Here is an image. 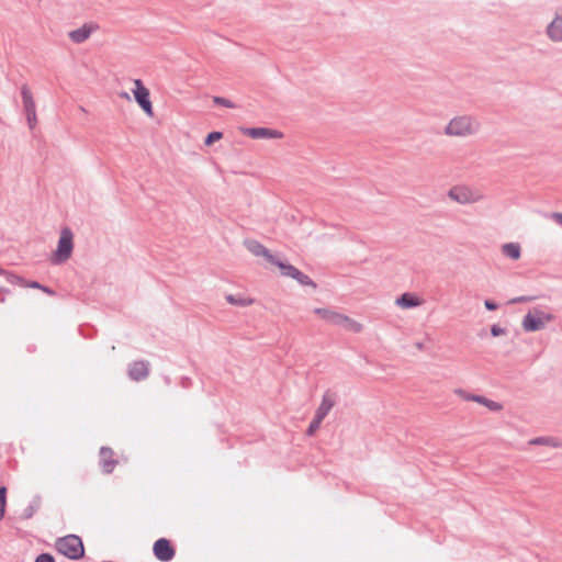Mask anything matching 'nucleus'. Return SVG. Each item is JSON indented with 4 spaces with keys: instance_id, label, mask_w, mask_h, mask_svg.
Instances as JSON below:
<instances>
[{
    "instance_id": "393cba45",
    "label": "nucleus",
    "mask_w": 562,
    "mask_h": 562,
    "mask_svg": "<svg viewBox=\"0 0 562 562\" xmlns=\"http://www.w3.org/2000/svg\"><path fill=\"white\" fill-rule=\"evenodd\" d=\"M324 419L322 418H318V416L314 415V418L312 419L307 430H306V435L307 436H313L317 430L318 428L321 427V424Z\"/></svg>"
},
{
    "instance_id": "c756f323",
    "label": "nucleus",
    "mask_w": 562,
    "mask_h": 562,
    "mask_svg": "<svg viewBox=\"0 0 562 562\" xmlns=\"http://www.w3.org/2000/svg\"><path fill=\"white\" fill-rule=\"evenodd\" d=\"M35 562H55V559L49 553H41L36 557Z\"/></svg>"
},
{
    "instance_id": "4468645a",
    "label": "nucleus",
    "mask_w": 562,
    "mask_h": 562,
    "mask_svg": "<svg viewBox=\"0 0 562 562\" xmlns=\"http://www.w3.org/2000/svg\"><path fill=\"white\" fill-rule=\"evenodd\" d=\"M336 400V393L331 392L330 390H327L323 395L322 402L318 408L316 409L315 415L318 416V418L325 419L330 409L335 406Z\"/></svg>"
},
{
    "instance_id": "1a4fd4ad",
    "label": "nucleus",
    "mask_w": 562,
    "mask_h": 562,
    "mask_svg": "<svg viewBox=\"0 0 562 562\" xmlns=\"http://www.w3.org/2000/svg\"><path fill=\"white\" fill-rule=\"evenodd\" d=\"M546 35L553 43L562 42V9L554 12L552 21L546 27Z\"/></svg>"
},
{
    "instance_id": "0eeeda50",
    "label": "nucleus",
    "mask_w": 562,
    "mask_h": 562,
    "mask_svg": "<svg viewBox=\"0 0 562 562\" xmlns=\"http://www.w3.org/2000/svg\"><path fill=\"white\" fill-rule=\"evenodd\" d=\"M134 97L140 109L149 116L153 115V104L149 90L143 85L140 79L135 80Z\"/></svg>"
},
{
    "instance_id": "4c0bfd02",
    "label": "nucleus",
    "mask_w": 562,
    "mask_h": 562,
    "mask_svg": "<svg viewBox=\"0 0 562 562\" xmlns=\"http://www.w3.org/2000/svg\"><path fill=\"white\" fill-rule=\"evenodd\" d=\"M0 293L2 294V296L0 297V303H3L5 301V294L9 293V290L8 289H4V288H0Z\"/></svg>"
},
{
    "instance_id": "7c9ffc66",
    "label": "nucleus",
    "mask_w": 562,
    "mask_h": 562,
    "mask_svg": "<svg viewBox=\"0 0 562 562\" xmlns=\"http://www.w3.org/2000/svg\"><path fill=\"white\" fill-rule=\"evenodd\" d=\"M552 439L549 437H538L530 441L531 445H549Z\"/></svg>"
},
{
    "instance_id": "b1692460",
    "label": "nucleus",
    "mask_w": 562,
    "mask_h": 562,
    "mask_svg": "<svg viewBox=\"0 0 562 562\" xmlns=\"http://www.w3.org/2000/svg\"><path fill=\"white\" fill-rule=\"evenodd\" d=\"M7 487L0 486V520L3 519L7 506Z\"/></svg>"
},
{
    "instance_id": "dca6fc26",
    "label": "nucleus",
    "mask_w": 562,
    "mask_h": 562,
    "mask_svg": "<svg viewBox=\"0 0 562 562\" xmlns=\"http://www.w3.org/2000/svg\"><path fill=\"white\" fill-rule=\"evenodd\" d=\"M314 313L331 325L341 326L342 321H345L344 314L328 308L316 307Z\"/></svg>"
},
{
    "instance_id": "2eb2a0df",
    "label": "nucleus",
    "mask_w": 562,
    "mask_h": 562,
    "mask_svg": "<svg viewBox=\"0 0 562 562\" xmlns=\"http://www.w3.org/2000/svg\"><path fill=\"white\" fill-rule=\"evenodd\" d=\"M448 196L461 204H469L476 201L473 193L467 188L453 187L449 190Z\"/></svg>"
},
{
    "instance_id": "412c9836",
    "label": "nucleus",
    "mask_w": 562,
    "mask_h": 562,
    "mask_svg": "<svg viewBox=\"0 0 562 562\" xmlns=\"http://www.w3.org/2000/svg\"><path fill=\"white\" fill-rule=\"evenodd\" d=\"M341 327H344L346 330L352 331V333H360L363 329V325L359 322L350 318L349 316L345 315V321H342Z\"/></svg>"
},
{
    "instance_id": "5701e85b",
    "label": "nucleus",
    "mask_w": 562,
    "mask_h": 562,
    "mask_svg": "<svg viewBox=\"0 0 562 562\" xmlns=\"http://www.w3.org/2000/svg\"><path fill=\"white\" fill-rule=\"evenodd\" d=\"M226 300L228 303H231L232 305H237V306H247L249 304L252 303V300H249V299H243V297H237L233 294H228L226 296Z\"/></svg>"
},
{
    "instance_id": "9b49d317",
    "label": "nucleus",
    "mask_w": 562,
    "mask_h": 562,
    "mask_svg": "<svg viewBox=\"0 0 562 562\" xmlns=\"http://www.w3.org/2000/svg\"><path fill=\"white\" fill-rule=\"evenodd\" d=\"M241 131L244 135L249 136L254 139L283 137V134L280 131L268 127H245Z\"/></svg>"
},
{
    "instance_id": "ddd939ff",
    "label": "nucleus",
    "mask_w": 562,
    "mask_h": 562,
    "mask_svg": "<svg viewBox=\"0 0 562 562\" xmlns=\"http://www.w3.org/2000/svg\"><path fill=\"white\" fill-rule=\"evenodd\" d=\"M149 375V362L146 360L133 361L128 368V376L133 381L145 380Z\"/></svg>"
},
{
    "instance_id": "a19ab883",
    "label": "nucleus",
    "mask_w": 562,
    "mask_h": 562,
    "mask_svg": "<svg viewBox=\"0 0 562 562\" xmlns=\"http://www.w3.org/2000/svg\"><path fill=\"white\" fill-rule=\"evenodd\" d=\"M4 273V269L0 268V276Z\"/></svg>"
},
{
    "instance_id": "4be33fe9",
    "label": "nucleus",
    "mask_w": 562,
    "mask_h": 562,
    "mask_svg": "<svg viewBox=\"0 0 562 562\" xmlns=\"http://www.w3.org/2000/svg\"><path fill=\"white\" fill-rule=\"evenodd\" d=\"M1 276H4L5 280L11 284H16L20 286H23L24 284H26V280H24L22 277L16 276L7 270H4V273H2Z\"/></svg>"
},
{
    "instance_id": "2f4dec72",
    "label": "nucleus",
    "mask_w": 562,
    "mask_h": 562,
    "mask_svg": "<svg viewBox=\"0 0 562 562\" xmlns=\"http://www.w3.org/2000/svg\"><path fill=\"white\" fill-rule=\"evenodd\" d=\"M484 306L486 307V310L488 311H495L498 308V304L492 300H485L484 301Z\"/></svg>"
},
{
    "instance_id": "cd10ccee",
    "label": "nucleus",
    "mask_w": 562,
    "mask_h": 562,
    "mask_svg": "<svg viewBox=\"0 0 562 562\" xmlns=\"http://www.w3.org/2000/svg\"><path fill=\"white\" fill-rule=\"evenodd\" d=\"M484 406H486L492 412H499L503 408L501 403L492 401L490 398L486 400V403Z\"/></svg>"
},
{
    "instance_id": "20e7f679",
    "label": "nucleus",
    "mask_w": 562,
    "mask_h": 562,
    "mask_svg": "<svg viewBox=\"0 0 562 562\" xmlns=\"http://www.w3.org/2000/svg\"><path fill=\"white\" fill-rule=\"evenodd\" d=\"M274 266L280 269L282 276L296 280L301 285H307L316 289V283L307 274L303 273L291 263L278 259Z\"/></svg>"
},
{
    "instance_id": "a878e982",
    "label": "nucleus",
    "mask_w": 562,
    "mask_h": 562,
    "mask_svg": "<svg viewBox=\"0 0 562 562\" xmlns=\"http://www.w3.org/2000/svg\"><path fill=\"white\" fill-rule=\"evenodd\" d=\"M223 137V133L218 131L211 132L206 135L204 144L210 146Z\"/></svg>"
},
{
    "instance_id": "7ed1b4c3",
    "label": "nucleus",
    "mask_w": 562,
    "mask_h": 562,
    "mask_svg": "<svg viewBox=\"0 0 562 562\" xmlns=\"http://www.w3.org/2000/svg\"><path fill=\"white\" fill-rule=\"evenodd\" d=\"M74 249V234L69 227H64L60 232L57 249L53 254L52 262L59 265L68 260Z\"/></svg>"
},
{
    "instance_id": "423d86ee",
    "label": "nucleus",
    "mask_w": 562,
    "mask_h": 562,
    "mask_svg": "<svg viewBox=\"0 0 562 562\" xmlns=\"http://www.w3.org/2000/svg\"><path fill=\"white\" fill-rule=\"evenodd\" d=\"M153 553L158 561L169 562L176 555V549L167 538H159L154 542Z\"/></svg>"
},
{
    "instance_id": "aec40b11",
    "label": "nucleus",
    "mask_w": 562,
    "mask_h": 562,
    "mask_svg": "<svg viewBox=\"0 0 562 562\" xmlns=\"http://www.w3.org/2000/svg\"><path fill=\"white\" fill-rule=\"evenodd\" d=\"M502 252L513 260H518L521 255V248L518 243H507L502 246Z\"/></svg>"
},
{
    "instance_id": "e433bc0d",
    "label": "nucleus",
    "mask_w": 562,
    "mask_h": 562,
    "mask_svg": "<svg viewBox=\"0 0 562 562\" xmlns=\"http://www.w3.org/2000/svg\"><path fill=\"white\" fill-rule=\"evenodd\" d=\"M551 217L555 221L557 224L562 226V213H558V212L552 213Z\"/></svg>"
},
{
    "instance_id": "f257e3e1",
    "label": "nucleus",
    "mask_w": 562,
    "mask_h": 562,
    "mask_svg": "<svg viewBox=\"0 0 562 562\" xmlns=\"http://www.w3.org/2000/svg\"><path fill=\"white\" fill-rule=\"evenodd\" d=\"M479 121L471 115L456 116L445 127V134L448 136L467 137L476 134L480 131Z\"/></svg>"
},
{
    "instance_id": "6e6552de",
    "label": "nucleus",
    "mask_w": 562,
    "mask_h": 562,
    "mask_svg": "<svg viewBox=\"0 0 562 562\" xmlns=\"http://www.w3.org/2000/svg\"><path fill=\"white\" fill-rule=\"evenodd\" d=\"M538 314H540L542 317H536L531 313H528L525 315L522 319V328L527 333L537 331L542 328H544V322H550L553 319V316L551 314H544L543 312L537 311Z\"/></svg>"
},
{
    "instance_id": "c9c22d12",
    "label": "nucleus",
    "mask_w": 562,
    "mask_h": 562,
    "mask_svg": "<svg viewBox=\"0 0 562 562\" xmlns=\"http://www.w3.org/2000/svg\"><path fill=\"white\" fill-rule=\"evenodd\" d=\"M486 400H487V397L482 396V395H474V396H471V401H472V402H476V403H480V404H482V405H485Z\"/></svg>"
},
{
    "instance_id": "f03ea898",
    "label": "nucleus",
    "mask_w": 562,
    "mask_h": 562,
    "mask_svg": "<svg viewBox=\"0 0 562 562\" xmlns=\"http://www.w3.org/2000/svg\"><path fill=\"white\" fill-rule=\"evenodd\" d=\"M55 547L59 553L71 560H79L85 554L82 540L77 535H67L58 538Z\"/></svg>"
},
{
    "instance_id": "c85d7f7f",
    "label": "nucleus",
    "mask_w": 562,
    "mask_h": 562,
    "mask_svg": "<svg viewBox=\"0 0 562 562\" xmlns=\"http://www.w3.org/2000/svg\"><path fill=\"white\" fill-rule=\"evenodd\" d=\"M506 333V329L501 327L499 325L497 324H494L492 325L491 327V334L492 336L494 337H497V336H501V335H504Z\"/></svg>"
},
{
    "instance_id": "58836bf2",
    "label": "nucleus",
    "mask_w": 562,
    "mask_h": 562,
    "mask_svg": "<svg viewBox=\"0 0 562 562\" xmlns=\"http://www.w3.org/2000/svg\"><path fill=\"white\" fill-rule=\"evenodd\" d=\"M43 292L47 293L48 295H54L55 294V291L52 290L50 288H47L45 285L42 284V289H41Z\"/></svg>"
},
{
    "instance_id": "ea45409f",
    "label": "nucleus",
    "mask_w": 562,
    "mask_h": 562,
    "mask_svg": "<svg viewBox=\"0 0 562 562\" xmlns=\"http://www.w3.org/2000/svg\"><path fill=\"white\" fill-rule=\"evenodd\" d=\"M416 346H417L418 349L423 348V344L422 342L416 344Z\"/></svg>"
},
{
    "instance_id": "bb28decb",
    "label": "nucleus",
    "mask_w": 562,
    "mask_h": 562,
    "mask_svg": "<svg viewBox=\"0 0 562 562\" xmlns=\"http://www.w3.org/2000/svg\"><path fill=\"white\" fill-rule=\"evenodd\" d=\"M213 102L217 105H222L228 109L235 108V104L231 100L223 97H214Z\"/></svg>"
},
{
    "instance_id": "a211bd4d",
    "label": "nucleus",
    "mask_w": 562,
    "mask_h": 562,
    "mask_svg": "<svg viewBox=\"0 0 562 562\" xmlns=\"http://www.w3.org/2000/svg\"><path fill=\"white\" fill-rule=\"evenodd\" d=\"M395 303L402 308H413L419 306L422 301L415 294L406 292L400 295Z\"/></svg>"
},
{
    "instance_id": "f8f14e48",
    "label": "nucleus",
    "mask_w": 562,
    "mask_h": 562,
    "mask_svg": "<svg viewBox=\"0 0 562 562\" xmlns=\"http://www.w3.org/2000/svg\"><path fill=\"white\" fill-rule=\"evenodd\" d=\"M99 464L104 474H111L114 471L117 460L114 459V452L110 447H101Z\"/></svg>"
},
{
    "instance_id": "39448f33",
    "label": "nucleus",
    "mask_w": 562,
    "mask_h": 562,
    "mask_svg": "<svg viewBox=\"0 0 562 562\" xmlns=\"http://www.w3.org/2000/svg\"><path fill=\"white\" fill-rule=\"evenodd\" d=\"M21 95L23 100V108L26 115L29 127L33 130L37 123L36 119V106L33 95L26 85L21 88Z\"/></svg>"
},
{
    "instance_id": "f704fd0d",
    "label": "nucleus",
    "mask_w": 562,
    "mask_h": 562,
    "mask_svg": "<svg viewBox=\"0 0 562 562\" xmlns=\"http://www.w3.org/2000/svg\"><path fill=\"white\" fill-rule=\"evenodd\" d=\"M23 288H32V289H42V284L37 281H26V284L23 285Z\"/></svg>"
},
{
    "instance_id": "6ab92c4d",
    "label": "nucleus",
    "mask_w": 562,
    "mask_h": 562,
    "mask_svg": "<svg viewBox=\"0 0 562 562\" xmlns=\"http://www.w3.org/2000/svg\"><path fill=\"white\" fill-rule=\"evenodd\" d=\"M42 506V496L40 494H36L33 496L30 504L24 508L21 518L22 519H31L41 508Z\"/></svg>"
},
{
    "instance_id": "f3484780",
    "label": "nucleus",
    "mask_w": 562,
    "mask_h": 562,
    "mask_svg": "<svg viewBox=\"0 0 562 562\" xmlns=\"http://www.w3.org/2000/svg\"><path fill=\"white\" fill-rule=\"evenodd\" d=\"M94 29H97V26L93 24L86 23L81 27L70 31L68 36L74 43L81 44L90 37Z\"/></svg>"
},
{
    "instance_id": "9d476101",
    "label": "nucleus",
    "mask_w": 562,
    "mask_h": 562,
    "mask_svg": "<svg viewBox=\"0 0 562 562\" xmlns=\"http://www.w3.org/2000/svg\"><path fill=\"white\" fill-rule=\"evenodd\" d=\"M245 247L248 251H250L256 257H265L268 262L271 265H276L277 260L279 259L274 255L270 252V250L265 247L261 243L255 239H246L244 241Z\"/></svg>"
},
{
    "instance_id": "72a5a7b5",
    "label": "nucleus",
    "mask_w": 562,
    "mask_h": 562,
    "mask_svg": "<svg viewBox=\"0 0 562 562\" xmlns=\"http://www.w3.org/2000/svg\"><path fill=\"white\" fill-rule=\"evenodd\" d=\"M531 300V297L529 296H518V297H514L509 301V304H517V303H524V302H529Z\"/></svg>"
},
{
    "instance_id": "473e14b6",
    "label": "nucleus",
    "mask_w": 562,
    "mask_h": 562,
    "mask_svg": "<svg viewBox=\"0 0 562 562\" xmlns=\"http://www.w3.org/2000/svg\"><path fill=\"white\" fill-rule=\"evenodd\" d=\"M456 393L458 395H460L463 400L465 401H471V396H474L475 394H470V393H467L464 390L462 389H457L456 390Z\"/></svg>"
}]
</instances>
